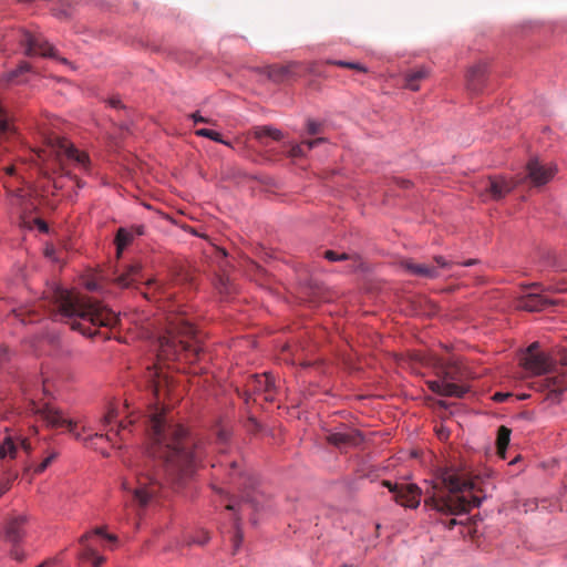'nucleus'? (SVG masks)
I'll use <instances>...</instances> for the list:
<instances>
[{
	"instance_id": "f257e3e1",
	"label": "nucleus",
	"mask_w": 567,
	"mask_h": 567,
	"mask_svg": "<svg viewBox=\"0 0 567 567\" xmlns=\"http://www.w3.org/2000/svg\"><path fill=\"white\" fill-rule=\"evenodd\" d=\"M147 453L162 461V477L148 467L140 470L133 480H124L122 489L126 502L147 506L165 486L175 491L185 487L195 476L205 454L202 439L174 422L164 409L156 408L146 421Z\"/></svg>"
},
{
	"instance_id": "f03ea898",
	"label": "nucleus",
	"mask_w": 567,
	"mask_h": 567,
	"mask_svg": "<svg viewBox=\"0 0 567 567\" xmlns=\"http://www.w3.org/2000/svg\"><path fill=\"white\" fill-rule=\"evenodd\" d=\"M50 298L71 329L83 336L92 338L99 328H113L118 322L114 311L85 295L56 287L50 291Z\"/></svg>"
},
{
	"instance_id": "7ed1b4c3",
	"label": "nucleus",
	"mask_w": 567,
	"mask_h": 567,
	"mask_svg": "<svg viewBox=\"0 0 567 567\" xmlns=\"http://www.w3.org/2000/svg\"><path fill=\"white\" fill-rule=\"evenodd\" d=\"M474 484L454 471L445 470L440 476V484L433 486V492L424 499V505L443 515L466 514L473 507H478L482 499L472 496L468 499L463 492L471 491Z\"/></svg>"
},
{
	"instance_id": "20e7f679",
	"label": "nucleus",
	"mask_w": 567,
	"mask_h": 567,
	"mask_svg": "<svg viewBox=\"0 0 567 567\" xmlns=\"http://www.w3.org/2000/svg\"><path fill=\"white\" fill-rule=\"evenodd\" d=\"M200 337L185 315L168 317L165 334L157 340V357L174 361L185 359L194 363L203 352Z\"/></svg>"
},
{
	"instance_id": "39448f33",
	"label": "nucleus",
	"mask_w": 567,
	"mask_h": 567,
	"mask_svg": "<svg viewBox=\"0 0 567 567\" xmlns=\"http://www.w3.org/2000/svg\"><path fill=\"white\" fill-rule=\"evenodd\" d=\"M433 367L439 380L426 381L429 389L442 396L463 398L468 386L463 383L466 371L457 360L435 358Z\"/></svg>"
},
{
	"instance_id": "423d86ee",
	"label": "nucleus",
	"mask_w": 567,
	"mask_h": 567,
	"mask_svg": "<svg viewBox=\"0 0 567 567\" xmlns=\"http://www.w3.org/2000/svg\"><path fill=\"white\" fill-rule=\"evenodd\" d=\"M28 515L14 514L8 516L2 525L0 539L10 546L9 555L17 561H23L27 557L25 551L22 548V543L28 535Z\"/></svg>"
},
{
	"instance_id": "0eeeda50",
	"label": "nucleus",
	"mask_w": 567,
	"mask_h": 567,
	"mask_svg": "<svg viewBox=\"0 0 567 567\" xmlns=\"http://www.w3.org/2000/svg\"><path fill=\"white\" fill-rule=\"evenodd\" d=\"M6 40H17L25 48V55H41L44 58H56L55 49L42 35H35L25 30H19L6 35Z\"/></svg>"
},
{
	"instance_id": "6e6552de",
	"label": "nucleus",
	"mask_w": 567,
	"mask_h": 567,
	"mask_svg": "<svg viewBox=\"0 0 567 567\" xmlns=\"http://www.w3.org/2000/svg\"><path fill=\"white\" fill-rule=\"evenodd\" d=\"M30 411L50 427H68L73 433L75 424L64 417L62 412L49 403H37L31 401Z\"/></svg>"
},
{
	"instance_id": "1a4fd4ad",
	"label": "nucleus",
	"mask_w": 567,
	"mask_h": 567,
	"mask_svg": "<svg viewBox=\"0 0 567 567\" xmlns=\"http://www.w3.org/2000/svg\"><path fill=\"white\" fill-rule=\"evenodd\" d=\"M383 486L394 494V501L409 508H416L421 502V489L415 484H396L383 481Z\"/></svg>"
},
{
	"instance_id": "9d476101",
	"label": "nucleus",
	"mask_w": 567,
	"mask_h": 567,
	"mask_svg": "<svg viewBox=\"0 0 567 567\" xmlns=\"http://www.w3.org/2000/svg\"><path fill=\"white\" fill-rule=\"evenodd\" d=\"M532 388L536 391L547 392L546 400L558 403L560 395L567 389V384L561 375H546L533 381Z\"/></svg>"
},
{
	"instance_id": "9b49d317",
	"label": "nucleus",
	"mask_w": 567,
	"mask_h": 567,
	"mask_svg": "<svg viewBox=\"0 0 567 567\" xmlns=\"http://www.w3.org/2000/svg\"><path fill=\"white\" fill-rule=\"evenodd\" d=\"M434 261L436 262V266L429 264H416L412 260H404L402 261V267L412 276L434 279L440 276L441 268H447L451 265L442 256H436Z\"/></svg>"
},
{
	"instance_id": "f8f14e48",
	"label": "nucleus",
	"mask_w": 567,
	"mask_h": 567,
	"mask_svg": "<svg viewBox=\"0 0 567 567\" xmlns=\"http://www.w3.org/2000/svg\"><path fill=\"white\" fill-rule=\"evenodd\" d=\"M527 176L534 186L547 184L556 174V165L553 163H543L538 157H533L526 164Z\"/></svg>"
},
{
	"instance_id": "ddd939ff",
	"label": "nucleus",
	"mask_w": 567,
	"mask_h": 567,
	"mask_svg": "<svg viewBox=\"0 0 567 567\" xmlns=\"http://www.w3.org/2000/svg\"><path fill=\"white\" fill-rule=\"evenodd\" d=\"M51 146V154L54 153L55 158L59 163H63L64 159L72 161L79 164L81 167L86 168L90 164L89 155L85 152L79 151L74 147V144H49Z\"/></svg>"
},
{
	"instance_id": "4468645a",
	"label": "nucleus",
	"mask_w": 567,
	"mask_h": 567,
	"mask_svg": "<svg viewBox=\"0 0 567 567\" xmlns=\"http://www.w3.org/2000/svg\"><path fill=\"white\" fill-rule=\"evenodd\" d=\"M248 386L255 394H262L265 401L272 402L275 400L276 383L271 373L251 375Z\"/></svg>"
},
{
	"instance_id": "2eb2a0df",
	"label": "nucleus",
	"mask_w": 567,
	"mask_h": 567,
	"mask_svg": "<svg viewBox=\"0 0 567 567\" xmlns=\"http://www.w3.org/2000/svg\"><path fill=\"white\" fill-rule=\"evenodd\" d=\"M327 441L340 450H347L361 444L363 437L358 430L344 427L341 431L330 433Z\"/></svg>"
},
{
	"instance_id": "dca6fc26",
	"label": "nucleus",
	"mask_w": 567,
	"mask_h": 567,
	"mask_svg": "<svg viewBox=\"0 0 567 567\" xmlns=\"http://www.w3.org/2000/svg\"><path fill=\"white\" fill-rule=\"evenodd\" d=\"M557 300L549 299L539 292H528L517 298L515 307L525 311H542L548 306L557 305Z\"/></svg>"
},
{
	"instance_id": "f3484780",
	"label": "nucleus",
	"mask_w": 567,
	"mask_h": 567,
	"mask_svg": "<svg viewBox=\"0 0 567 567\" xmlns=\"http://www.w3.org/2000/svg\"><path fill=\"white\" fill-rule=\"evenodd\" d=\"M515 183L504 177H489L485 194L493 199H501L505 197L514 187Z\"/></svg>"
},
{
	"instance_id": "a211bd4d",
	"label": "nucleus",
	"mask_w": 567,
	"mask_h": 567,
	"mask_svg": "<svg viewBox=\"0 0 567 567\" xmlns=\"http://www.w3.org/2000/svg\"><path fill=\"white\" fill-rule=\"evenodd\" d=\"M91 538V534H83L79 538V543L82 546V549L78 553V559L80 561H90L93 567H101L104 561L105 557L100 555L89 543Z\"/></svg>"
},
{
	"instance_id": "6ab92c4d",
	"label": "nucleus",
	"mask_w": 567,
	"mask_h": 567,
	"mask_svg": "<svg viewBox=\"0 0 567 567\" xmlns=\"http://www.w3.org/2000/svg\"><path fill=\"white\" fill-rule=\"evenodd\" d=\"M142 267L140 264L126 265L118 271V274L114 277V282L122 287L127 288L134 282H137L142 278L141 274Z\"/></svg>"
},
{
	"instance_id": "aec40b11",
	"label": "nucleus",
	"mask_w": 567,
	"mask_h": 567,
	"mask_svg": "<svg viewBox=\"0 0 567 567\" xmlns=\"http://www.w3.org/2000/svg\"><path fill=\"white\" fill-rule=\"evenodd\" d=\"M287 135L270 125H262V126H255L251 130L247 132L246 138L247 140H272V141H280L282 138H286Z\"/></svg>"
},
{
	"instance_id": "412c9836",
	"label": "nucleus",
	"mask_w": 567,
	"mask_h": 567,
	"mask_svg": "<svg viewBox=\"0 0 567 567\" xmlns=\"http://www.w3.org/2000/svg\"><path fill=\"white\" fill-rule=\"evenodd\" d=\"M523 361L524 367L535 374L545 373L550 367L548 357L543 352L526 354Z\"/></svg>"
},
{
	"instance_id": "4be33fe9",
	"label": "nucleus",
	"mask_w": 567,
	"mask_h": 567,
	"mask_svg": "<svg viewBox=\"0 0 567 567\" xmlns=\"http://www.w3.org/2000/svg\"><path fill=\"white\" fill-rule=\"evenodd\" d=\"M152 390L157 401L161 400V396L166 394V391L169 386V380L166 375L162 374V372L157 368H150L148 375Z\"/></svg>"
},
{
	"instance_id": "5701e85b",
	"label": "nucleus",
	"mask_w": 567,
	"mask_h": 567,
	"mask_svg": "<svg viewBox=\"0 0 567 567\" xmlns=\"http://www.w3.org/2000/svg\"><path fill=\"white\" fill-rule=\"evenodd\" d=\"M430 74V70L423 65L416 66L405 72L404 86L412 91L420 89V82L425 80Z\"/></svg>"
},
{
	"instance_id": "b1692460",
	"label": "nucleus",
	"mask_w": 567,
	"mask_h": 567,
	"mask_svg": "<svg viewBox=\"0 0 567 567\" xmlns=\"http://www.w3.org/2000/svg\"><path fill=\"white\" fill-rule=\"evenodd\" d=\"M485 73L486 65L482 63L475 64L468 70L466 79L470 91L477 93L482 90Z\"/></svg>"
},
{
	"instance_id": "393cba45",
	"label": "nucleus",
	"mask_w": 567,
	"mask_h": 567,
	"mask_svg": "<svg viewBox=\"0 0 567 567\" xmlns=\"http://www.w3.org/2000/svg\"><path fill=\"white\" fill-rule=\"evenodd\" d=\"M18 452V445L11 436H7L0 444V460H13Z\"/></svg>"
},
{
	"instance_id": "a878e982",
	"label": "nucleus",
	"mask_w": 567,
	"mask_h": 567,
	"mask_svg": "<svg viewBox=\"0 0 567 567\" xmlns=\"http://www.w3.org/2000/svg\"><path fill=\"white\" fill-rule=\"evenodd\" d=\"M133 238H134V235L132 231H130L125 228H120L117 230L116 237H115L117 258L121 257L123 249L132 243Z\"/></svg>"
},
{
	"instance_id": "bb28decb",
	"label": "nucleus",
	"mask_w": 567,
	"mask_h": 567,
	"mask_svg": "<svg viewBox=\"0 0 567 567\" xmlns=\"http://www.w3.org/2000/svg\"><path fill=\"white\" fill-rule=\"evenodd\" d=\"M511 440V430L504 425H502L497 431V453L502 458H505L506 449L509 444Z\"/></svg>"
},
{
	"instance_id": "cd10ccee",
	"label": "nucleus",
	"mask_w": 567,
	"mask_h": 567,
	"mask_svg": "<svg viewBox=\"0 0 567 567\" xmlns=\"http://www.w3.org/2000/svg\"><path fill=\"white\" fill-rule=\"evenodd\" d=\"M58 452L51 451L48 453V455L43 458V461L37 465H31L27 468V471L31 470L34 474H41L43 473L51 464L52 462L58 457Z\"/></svg>"
},
{
	"instance_id": "c85d7f7f",
	"label": "nucleus",
	"mask_w": 567,
	"mask_h": 567,
	"mask_svg": "<svg viewBox=\"0 0 567 567\" xmlns=\"http://www.w3.org/2000/svg\"><path fill=\"white\" fill-rule=\"evenodd\" d=\"M327 64L336 65L339 68L354 70L357 72L367 73L368 69L359 62H348L343 60H327Z\"/></svg>"
},
{
	"instance_id": "c756f323",
	"label": "nucleus",
	"mask_w": 567,
	"mask_h": 567,
	"mask_svg": "<svg viewBox=\"0 0 567 567\" xmlns=\"http://www.w3.org/2000/svg\"><path fill=\"white\" fill-rule=\"evenodd\" d=\"M31 65L28 63V62H21L17 69L10 71L9 73H7L6 75V81L7 82H11L13 79L18 78L20 74L24 73V72H29L31 71Z\"/></svg>"
},
{
	"instance_id": "7c9ffc66",
	"label": "nucleus",
	"mask_w": 567,
	"mask_h": 567,
	"mask_svg": "<svg viewBox=\"0 0 567 567\" xmlns=\"http://www.w3.org/2000/svg\"><path fill=\"white\" fill-rule=\"evenodd\" d=\"M307 132L309 135H319L323 133V123L313 120H307Z\"/></svg>"
},
{
	"instance_id": "2f4dec72",
	"label": "nucleus",
	"mask_w": 567,
	"mask_h": 567,
	"mask_svg": "<svg viewBox=\"0 0 567 567\" xmlns=\"http://www.w3.org/2000/svg\"><path fill=\"white\" fill-rule=\"evenodd\" d=\"M195 135L196 136H199V137H208L210 140H213L214 142H224L218 133H216L215 131L213 130H208V128H199V130H196L195 131Z\"/></svg>"
},
{
	"instance_id": "473e14b6",
	"label": "nucleus",
	"mask_w": 567,
	"mask_h": 567,
	"mask_svg": "<svg viewBox=\"0 0 567 567\" xmlns=\"http://www.w3.org/2000/svg\"><path fill=\"white\" fill-rule=\"evenodd\" d=\"M209 540V535L205 530H199L194 537L187 540V544L205 545Z\"/></svg>"
},
{
	"instance_id": "72a5a7b5",
	"label": "nucleus",
	"mask_w": 567,
	"mask_h": 567,
	"mask_svg": "<svg viewBox=\"0 0 567 567\" xmlns=\"http://www.w3.org/2000/svg\"><path fill=\"white\" fill-rule=\"evenodd\" d=\"M323 255H324V258H327L330 261H342V260H348L351 258L350 255H348L346 252L339 254L333 250H326Z\"/></svg>"
},
{
	"instance_id": "f704fd0d",
	"label": "nucleus",
	"mask_w": 567,
	"mask_h": 567,
	"mask_svg": "<svg viewBox=\"0 0 567 567\" xmlns=\"http://www.w3.org/2000/svg\"><path fill=\"white\" fill-rule=\"evenodd\" d=\"M16 478L17 474H11L6 478H0V497L11 488L12 482Z\"/></svg>"
},
{
	"instance_id": "c9c22d12",
	"label": "nucleus",
	"mask_w": 567,
	"mask_h": 567,
	"mask_svg": "<svg viewBox=\"0 0 567 567\" xmlns=\"http://www.w3.org/2000/svg\"><path fill=\"white\" fill-rule=\"evenodd\" d=\"M288 150L286 151L291 157H298L303 154V150L301 148V144H286Z\"/></svg>"
},
{
	"instance_id": "e433bc0d",
	"label": "nucleus",
	"mask_w": 567,
	"mask_h": 567,
	"mask_svg": "<svg viewBox=\"0 0 567 567\" xmlns=\"http://www.w3.org/2000/svg\"><path fill=\"white\" fill-rule=\"evenodd\" d=\"M243 504H250L254 509H258V501L257 495H250V493L245 492L243 495Z\"/></svg>"
},
{
	"instance_id": "4c0bfd02",
	"label": "nucleus",
	"mask_w": 567,
	"mask_h": 567,
	"mask_svg": "<svg viewBox=\"0 0 567 567\" xmlns=\"http://www.w3.org/2000/svg\"><path fill=\"white\" fill-rule=\"evenodd\" d=\"M117 416V412L114 409H110L102 419V424L104 426L111 424Z\"/></svg>"
},
{
	"instance_id": "58836bf2",
	"label": "nucleus",
	"mask_w": 567,
	"mask_h": 567,
	"mask_svg": "<svg viewBox=\"0 0 567 567\" xmlns=\"http://www.w3.org/2000/svg\"><path fill=\"white\" fill-rule=\"evenodd\" d=\"M241 540H243V533L240 532L239 527L236 526V534L234 536L235 550H237L239 548Z\"/></svg>"
},
{
	"instance_id": "ea45409f",
	"label": "nucleus",
	"mask_w": 567,
	"mask_h": 567,
	"mask_svg": "<svg viewBox=\"0 0 567 567\" xmlns=\"http://www.w3.org/2000/svg\"><path fill=\"white\" fill-rule=\"evenodd\" d=\"M109 103L114 109H118V110L123 109V110H125V106L122 104L121 100L117 99V97H111L109 100Z\"/></svg>"
},
{
	"instance_id": "a19ab883",
	"label": "nucleus",
	"mask_w": 567,
	"mask_h": 567,
	"mask_svg": "<svg viewBox=\"0 0 567 567\" xmlns=\"http://www.w3.org/2000/svg\"><path fill=\"white\" fill-rule=\"evenodd\" d=\"M529 288L532 289H535V290H542V291H551V287H544L542 284L539 282H534L529 286Z\"/></svg>"
},
{
	"instance_id": "79ce46f5",
	"label": "nucleus",
	"mask_w": 567,
	"mask_h": 567,
	"mask_svg": "<svg viewBox=\"0 0 567 567\" xmlns=\"http://www.w3.org/2000/svg\"><path fill=\"white\" fill-rule=\"evenodd\" d=\"M127 427V424L124 422H120L118 427L116 430L115 436H120L121 440H124L123 431Z\"/></svg>"
},
{
	"instance_id": "37998d69",
	"label": "nucleus",
	"mask_w": 567,
	"mask_h": 567,
	"mask_svg": "<svg viewBox=\"0 0 567 567\" xmlns=\"http://www.w3.org/2000/svg\"><path fill=\"white\" fill-rule=\"evenodd\" d=\"M217 436H218V441L223 443V442L227 441L229 433L227 430L221 429L218 431Z\"/></svg>"
},
{
	"instance_id": "c03bdc74",
	"label": "nucleus",
	"mask_w": 567,
	"mask_h": 567,
	"mask_svg": "<svg viewBox=\"0 0 567 567\" xmlns=\"http://www.w3.org/2000/svg\"><path fill=\"white\" fill-rule=\"evenodd\" d=\"M90 534H91V537L93 535H97V536H102V537H105V535H107L104 527H96Z\"/></svg>"
},
{
	"instance_id": "a18cd8bd",
	"label": "nucleus",
	"mask_w": 567,
	"mask_h": 567,
	"mask_svg": "<svg viewBox=\"0 0 567 567\" xmlns=\"http://www.w3.org/2000/svg\"><path fill=\"white\" fill-rule=\"evenodd\" d=\"M20 445H21V447H22L27 453H30V451H31V444H30V442H29V440H28V439H22V440L20 441Z\"/></svg>"
},
{
	"instance_id": "49530a36",
	"label": "nucleus",
	"mask_w": 567,
	"mask_h": 567,
	"mask_svg": "<svg viewBox=\"0 0 567 567\" xmlns=\"http://www.w3.org/2000/svg\"><path fill=\"white\" fill-rule=\"evenodd\" d=\"M538 343L537 342H534L532 343L528 348H527V352L526 354H532V353H538Z\"/></svg>"
},
{
	"instance_id": "de8ad7c7",
	"label": "nucleus",
	"mask_w": 567,
	"mask_h": 567,
	"mask_svg": "<svg viewBox=\"0 0 567 567\" xmlns=\"http://www.w3.org/2000/svg\"><path fill=\"white\" fill-rule=\"evenodd\" d=\"M398 184L402 188H409L411 185V182L408 179H398Z\"/></svg>"
},
{
	"instance_id": "09e8293b",
	"label": "nucleus",
	"mask_w": 567,
	"mask_h": 567,
	"mask_svg": "<svg viewBox=\"0 0 567 567\" xmlns=\"http://www.w3.org/2000/svg\"><path fill=\"white\" fill-rule=\"evenodd\" d=\"M37 225L41 231H48V225L43 220H37Z\"/></svg>"
},
{
	"instance_id": "8fccbe9b",
	"label": "nucleus",
	"mask_w": 567,
	"mask_h": 567,
	"mask_svg": "<svg viewBox=\"0 0 567 567\" xmlns=\"http://www.w3.org/2000/svg\"><path fill=\"white\" fill-rule=\"evenodd\" d=\"M95 437H105L107 441L113 443V436L107 432L106 434H95Z\"/></svg>"
},
{
	"instance_id": "3c124183",
	"label": "nucleus",
	"mask_w": 567,
	"mask_h": 567,
	"mask_svg": "<svg viewBox=\"0 0 567 567\" xmlns=\"http://www.w3.org/2000/svg\"><path fill=\"white\" fill-rule=\"evenodd\" d=\"M33 152H35L38 154V157L39 158H44L47 156V151L44 150H33Z\"/></svg>"
},
{
	"instance_id": "603ef678",
	"label": "nucleus",
	"mask_w": 567,
	"mask_h": 567,
	"mask_svg": "<svg viewBox=\"0 0 567 567\" xmlns=\"http://www.w3.org/2000/svg\"><path fill=\"white\" fill-rule=\"evenodd\" d=\"M560 362L563 365H567V351H565L560 357Z\"/></svg>"
},
{
	"instance_id": "864d4df0",
	"label": "nucleus",
	"mask_w": 567,
	"mask_h": 567,
	"mask_svg": "<svg viewBox=\"0 0 567 567\" xmlns=\"http://www.w3.org/2000/svg\"><path fill=\"white\" fill-rule=\"evenodd\" d=\"M457 524V520L455 518H452L447 523V528L452 529Z\"/></svg>"
},
{
	"instance_id": "5fc2aeb1",
	"label": "nucleus",
	"mask_w": 567,
	"mask_h": 567,
	"mask_svg": "<svg viewBox=\"0 0 567 567\" xmlns=\"http://www.w3.org/2000/svg\"><path fill=\"white\" fill-rule=\"evenodd\" d=\"M476 262H477L476 259H468V260L464 261L463 265L466 267H470V266L475 265Z\"/></svg>"
},
{
	"instance_id": "6e6d98bb",
	"label": "nucleus",
	"mask_w": 567,
	"mask_h": 567,
	"mask_svg": "<svg viewBox=\"0 0 567 567\" xmlns=\"http://www.w3.org/2000/svg\"><path fill=\"white\" fill-rule=\"evenodd\" d=\"M105 538L110 542H116L117 540V537L115 535H112V534H107L105 535Z\"/></svg>"
},
{
	"instance_id": "4d7b16f0",
	"label": "nucleus",
	"mask_w": 567,
	"mask_h": 567,
	"mask_svg": "<svg viewBox=\"0 0 567 567\" xmlns=\"http://www.w3.org/2000/svg\"><path fill=\"white\" fill-rule=\"evenodd\" d=\"M53 251H54V249H53L52 247H51V248H47V249H45V255H47L48 257H51V256H52V254H53Z\"/></svg>"
},
{
	"instance_id": "13d9d810",
	"label": "nucleus",
	"mask_w": 567,
	"mask_h": 567,
	"mask_svg": "<svg viewBox=\"0 0 567 567\" xmlns=\"http://www.w3.org/2000/svg\"><path fill=\"white\" fill-rule=\"evenodd\" d=\"M226 508H227L228 511H236V509H237V505H235V504H228V505L226 506Z\"/></svg>"
},
{
	"instance_id": "bf43d9fd",
	"label": "nucleus",
	"mask_w": 567,
	"mask_h": 567,
	"mask_svg": "<svg viewBox=\"0 0 567 567\" xmlns=\"http://www.w3.org/2000/svg\"><path fill=\"white\" fill-rule=\"evenodd\" d=\"M505 396H506V395H505V394H502V393H496V394H495V399H496V400H499V401H501V400H503Z\"/></svg>"
},
{
	"instance_id": "052dcab7",
	"label": "nucleus",
	"mask_w": 567,
	"mask_h": 567,
	"mask_svg": "<svg viewBox=\"0 0 567 567\" xmlns=\"http://www.w3.org/2000/svg\"><path fill=\"white\" fill-rule=\"evenodd\" d=\"M193 118H194L195 123H197V122H199V121L204 122V118H202V117H197V115H196V114H193Z\"/></svg>"
},
{
	"instance_id": "680f3d73",
	"label": "nucleus",
	"mask_w": 567,
	"mask_h": 567,
	"mask_svg": "<svg viewBox=\"0 0 567 567\" xmlns=\"http://www.w3.org/2000/svg\"><path fill=\"white\" fill-rule=\"evenodd\" d=\"M313 142H318V143L326 142V138L324 137H318Z\"/></svg>"
},
{
	"instance_id": "e2e57ef3",
	"label": "nucleus",
	"mask_w": 567,
	"mask_h": 567,
	"mask_svg": "<svg viewBox=\"0 0 567 567\" xmlns=\"http://www.w3.org/2000/svg\"><path fill=\"white\" fill-rule=\"evenodd\" d=\"M230 467H231L233 471H235V468L237 467V463L236 462H231L230 463Z\"/></svg>"
},
{
	"instance_id": "0e129e2a",
	"label": "nucleus",
	"mask_w": 567,
	"mask_h": 567,
	"mask_svg": "<svg viewBox=\"0 0 567 567\" xmlns=\"http://www.w3.org/2000/svg\"><path fill=\"white\" fill-rule=\"evenodd\" d=\"M136 234H137V235H142V234H143L142 227H137V228H136Z\"/></svg>"
},
{
	"instance_id": "69168bd1",
	"label": "nucleus",
	"mask_w": 567,
	"mask_h": 567,
	"mask_svg": "<svg viewBox=\"0 0 567 567\" xmlns=\"http://www.w3.org/2000/svg\"><path fill=\"white\" fill-rule=\"evenodd\" d=\"M55 142L62 143V142H66V140L64 137H61V138L59 137L55 140Z\"/></svg>"
},
{
	"instance_id": "338daca9",
	"label": "nucleus",
	"mask_w": 567,
	"mask_h": 567,
	"mask_svg": "<svg viewBox=\"0 0 567 567\" xmlns=\"http://www.w3.org/2000/svg\"><path fill=\"white\" fill-rule=\"evenodd\" d=\"M280 72H281L282 74L287 73V72H288V68H282V69L280 70Z\"/></svg>"
},
{
	"instance_id": "774afa93",
	"label": "nucleus",
	"mask_w": 567,
	"mask_h": 567,
	"mask_svg": "<svg viewBox=\"0 0 567 567\" xmlns=\"http://www.w3.org/2000/svg\"><path fill=\"white\" fill-rule=\"evenodd\" d=\"M134 422H135V421H134L133 419H130V421H128V423H127V424H128V425H133V424H134Z\"/></svg>"
}]
</instances>
